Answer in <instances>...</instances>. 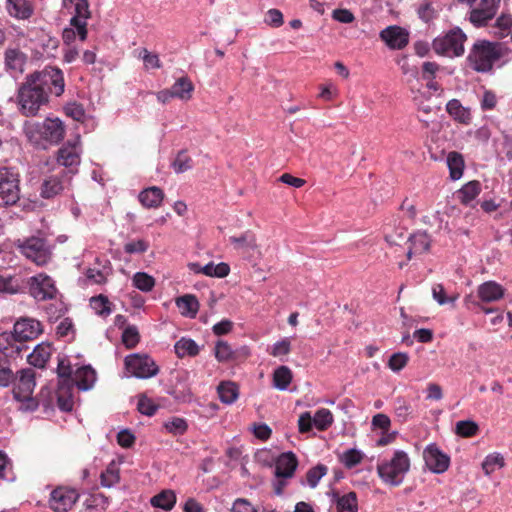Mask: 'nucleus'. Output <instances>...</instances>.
I'll use <instances>...</instances> for the list:
<instances>
[{"mask_svg": "<svg viewBox=\"0 0 512 512\" xmlns=\"http://www.w3.org/2000/svg\"><path fill=\"white\" fill-rule=\"evenodd\" d=\"M410 469V459L406 452L397 450L388 461H383L377 466V472L383 482L399 486Z\"/></svg>", "mask_w": 512, "mask_h": 512, "instance_id": "obj_3", "label": "nucleus"}, {"mask_svg": "<svg viewBox=\"0 0 512 512\" xmlns=\"http://www.w3.org/2000/svg\"><path fill=\"white\" fill-rule=\"evenodd\" d=\"M467 36L461 28L455 27L445 35L436 37L432 42V49L437 55L446 57H459L464 54V42Z\"/></svg>", "mask_w": 512, "mask_h": 512, "instance_id": "obj_4", "label": "nucleus"}, {"mask_svg": "<svg viewBox=\"0 0 512 512\" xmlns=\"http://www.w3.org/2000/svg\"><path fill=\"white\" fill-rule=\"evenodd\" d=\"M176 305L183 316L190 318H194L199 310V302L196 296L192 294H186L176 298Z\"/></svg>", "mask_w": 512, "mask_h": 512, "instance_id": "obj_26", "label": "nucleus"}, {"mask_svg": "<svg viewBox=\"0 0 512 512\" xmlns=\"http://www.w3.org/2000/svg\"><path fill=\"white\" fill-rule=\"evenodd\" d=\"M100 479H101V485L103 487L110 488L114 484L119 482V480H120L119 472L114 466H112L110 464L107 467V469L101 473Z\"/></svg>", "mask_w": 512, "mask_h": 512, "instance_id": "obj_53", "label": "nucleus"}, {"mask_svg": "<svg viewBox=\"0 0 512 512\" xmlns=\"http://www.w3.org/2000/svg\"><path fill=\"white\" fill-rule=\"evenodd\" d=\"M292 381V372L287 366H279L273 373V386L284 391Z\"/></svg>", "mask_w": 512, "mask_h": 512, "instance_id": "obj_33", "label": "nucleus"}, {"mask_svg": "<svg viewBox=\"0 0 512 512\" xmlns=\"http://www.w3.org/2000/svg\"><path fill=\"white\" fill-rule=\"evenodd\" d=\"M333 422V415L330 410L322 408L318 410L313 418L314 425L319 430L327 429Z\"/></svg>", "mask_w": 512, "mask_h": 512, "instance_id": "obj_47", "label": "nucleus"}, {"mask_svg": "<svg viewBox=\"0 0 512 512\" xmlns=\"http://www.w3.org/2000/svg\"><path fill=\"white\" fill-rule=\"evenodd\" d=\"M447 165L452 180H458L463 175L465 167L463 156L458 152H450L447 156Z\"/></svg>", "mask_w": 512, "mask_h": 512, "instance_id": "obj_31", "label": "nucleus"}, {"mask_svg": "<svg viewBox=\"0 0 512 512\" xmlns=\"http://www.w3.org/2000/svg\"><path fill=\"white\" fill-rule=\"evenodd\" d=\"M75 2V15L81 16L86 19L90 18L91 13L89 10V2L88 0H63V5L67 6L68 3Z\"/></svg>", "mask_w": 512, "mask_h": 512, "instance_id": "obj_58", "label": "nucleus"}, {"mask_svg": "<svg viewBox=\"0 0 512 512\" xmlns=\"http://www.w3.org/2000/svg\"><path fill=\"white\" fill-rule=\"evenodd\" d=\"M408 361L409 356L407 353L397 352L390 356L388 361V367L393 372H399L407 365Z\"/></svg>", "mask_w": 512, "mask_h": 512, "instance_id": "obj_54", "label": "nucleus"}, {"mask_svg": "<svg viewBox=\"0 0 512 512\" xmlns=\"http://www.w3.org/2000/svg\"><path fill=\"white\" fill-rule=\"evenodd\" d=\"M79 143V136L75 139L73 143L70 141L61 147L58 151L57 162L70 170H73L72 167L78 166L80 164V155L77 151V144Z\"/></svg>", "mask_w": 512, "mask_h": 512, "instance_id": "obj_18", "label": "nucleus"}, {"mask_svg": "<svg viewBox=\"0 0 512 512\" xmlns=\"http://www.w3.org/2000/svg\"><path fill=\"white\" fill-rule=\"evenodd\" d=\"M229 272L230 267L224 262H220L216 265L213 262H209L201 268V273L210 277L223 278L226 277Z\"/></svg>", "mask_w": 512, "mask_h": 512, "instance_id": "obj_36", "label": "nucleus"}, {"mask_svg": "<svg viewBox=\"0 0 512 512\" xmlns=\"http://www.w3.org/2000/svg\"><path fill=\"white\" fill-rule=\"evenodd\" d=\"M133 285L142 292H149L155 286V279L145 272H137L133 276Z\"/></svg>", "mask_w": 512, "mask_h": 512, "instance_id": "obj_40", "label": "nucleus"}, {"mask_svg": "<svg viewBox=\"0 0 512 512\" xmlns=\"http://www.w3.org/2000/svg\"><path fill=\"white\" fill-rule=\"evenodd\" d=\"M72 173L75 171L61 169L54 174L45 176L41 184L40 196L44 199H52L61 195L70 186L72 178L70 174Z\"/></svg>", "mask_w": 512, "mask_h": 512, "instance_id": "obj_9", "label": "nucleus"}, {"mask_svg": "<svg viewBox=\"0 0 512 512\" xmlns=\"http://www.w3.org/2000/svg\"><path fill=\"white\" fill-rule=\"evenodd\" d=\"M57 374L60 379H62L63 383L70 384L73 382L72 379V367L70 362L64 358L59 359L57 366Z\"/></svg>", "mask_w": 512, "mask_h": 512, "instance_id": "obj_57", "label": "nucleus"}, {"mask_svg": "<svg viewBox=\"0 0 512 512\" xmlns=\"http://www.w3.org/2000/svg\"><path fill=\"white\" fill-rule=\"evenodd\" d=\"M24 55L16 49H9L5 52V64L8 69L22 71Z\"/></svg>", "mask_w": 512, "mask_h": 512, "instance_id": "obj_41", "label": "nucleus"}, {"mask_svg": "<svg viewBox=\"0 0 512 512\" xmlns=\"http://www.w3.org/2000/svg\"><path fill=\"white\" fill-rule=\"evenodd\" d=\"M90 305L95 310L96 314L100 316H108L111 312V303L109 299L100 294L90 299Z\"/></svg>", "mask_w": 512, "mask_h": 512, "instance_id": "obj_39", "label": "nucleus"}, {"mask_svg": "<svg viewBox=\"0 0 512 512\" xmlns=\"http://www.w3.org/2000/svg\"><path fill=\"white\" fill-rule=\"evenodd\" d=\"M419 111L423 114L419 116V120L428 126L431 116H436L441 110L440 105H432L429 103V98L422 99L418 104Z\"/></svg>", "mask_w": 512, "mask_h": 512, "instance_id": "obj_37", "label": "nucleus"}, {"mask_svg": "<svg viewBox=\"0 0 512 512\" xmlns=\"http://www.w3.org/2000/svg\"><path fill=\"white\" fill-rule=\"evenodd\" d=\"M20 292V286L15 277L4 276L0 273V294L14 295Z\"/></svg>", "mask_w": 512, "mask_h": 512, "instance_id": "obj_44", "label": "nucleus"}, {"mask_svg": "<svg viewBox=\"0 0 512 512\" xmlns=\"http://www.w3.org/2000/svg\"><path fill=\"white\" fill-rule=\"evenodd\" d=\"M327 467L323 464H318L310 468L306 473L307 484L311 488H315L322 477L327 474Z\"/></svg>", "mask_w": 512, "mask_h": 512, "instance_id": "obj_43", "label": "nucleus"}, {"mask_svg": "<svg viewBox=\"0 0 512 512\" xmlns=\"http://www.w3.org/2000/svg\"><path fill=\"white\" fill-rule=\"evenodd\" d=\"M50 356V347L39 344L27 356V360L34 367L43 368L50 359Z\"/></svg>", "mask_w": 512, "mask_h": 512, "instance_id": "obj_29", "label": "nucleus"}, {"mask_svg": "<svg viewBox=\"0 0 512 512\" xmlns=\"http://www.w3.org/2000/svg\"><path fill=\"white\" fill-rule=\"evenodd\" d=\"M140 340V335L136 326H128L122 333V342L126 348H134Z\"/></svg>", "mask_w": 512, "mask_h": 512, "instance_id": "obj_52", "label": "nucleus"}, {"mask_svg": "<svg viewBox=\"0 0 512 512\" xmlns=\"http://www.w3.org/2000/svg\"><path fill=\"white\" fill-rule=\"evenodd\" d=\"M27 286L29 295L38 302L54 299L58 292L54 280L44 273L30 277Z\"/></svg>", "mask_w": 512, "mask_h": 512, "instance_id": "obj_10", "label": "nucleus"}, {"mask_svg": "<svg viewBox=\"0 0 512 512\" xmlns=\"http://www.w3.org/2000/svg\"><path fill=\"white\" fill-rule=\"evenodd\" d=\"M64 77L59 68L45 67L41 71H34L27 75L26 81L18 89L17 96H24V92H33L35 96H62L64 93Z\"/></svg>", "mask_w": 512, "mask_h": 512, "instance_id": "obj_1", "label": "nucleus"}, {"mask_svg": "<svg viewBox=\"0 0 512 512\" xmlns=\"http://www.w3.org/2000/svg\"><path fill=\"white\" fill-rule=\"evenodd\" d=\"M232 512H258V510L245 498H238L234 501Z\"/></svg>", "mask_w": 512, "mask_h": 512, "instance_id": "obj_64", "label": "nucleus"}, {"mask_svg": "<svg viewBox=\"0 0 512 512\" xmlns=\"http://www.w3.org/2000/svg\"><path fill=\"white\" fill-rule=\"evenodd\" d=\"M479 426L472 420H461L456 423V434L461 437H472L477 434Z\"/></svg>", "mask_w": 512, "mask_h": 512, "instance_id": "obj_45", "label": "nucleus"}, {"mask_svg": "<svg viewBox=\"0 0 512 512\" xmlns=\"http://www.w3.org/2000/svg\"><path fill=\"white\" fill-rule=\"evenodd\" d=\"M175 352L178 357L183 358L185 356L194 357L199 353V347L197 343L189 338L182 337L175 343Z\"/></svg>", "mask_w": 512, "mask_h": 512, "instance_id": "obj_32", "label": "nucleus"}, {"mask_svg": "<svg viewBox=\"0 0 512 512\" xmlns=\"http://www.w3.org/2000/svg\"><path fill=\"white\" fill-rule=\"evenodd\" d=\"M379 36L393 50H401L409 43V32L397 25L386 27L380 32Z\"/></svg>", "mask_w": 512, "mask_h": 512, "instance_id": "obj_14", "label": "nucleus"}, {"mask_svg": "<svg viewBox=\"0 0 512 512\" xmlns=\"http://www.w3.org/2000/svg\"><path fill=\"white\" fill-rule=\"evenodd\" d=\"M139 55L142 57L146 69H155L161 67L159 56L157 54L150 53L147 49L144 48L141 50Z\"/></svg>", "mask_w": 512, "mask_h": 512, "instance_id": "obj_61", "label": "nucleus"}, {"mask_svg": "<svg viewBox=\"0 0 512 512\" xmlns=\"http://www.w3.org/2000/svg\"><path fill=\"white\" fill-rule=\"evenodd\" d=\"M137 410L143 415L153 416L158 410V405L147 396L141 395L138 399Z\"/></svg>", "mask_w": 512, "mask_h": 512, "instance_id": "obj_55", "label": "nucleus"}, {"mask_svg": "<svg viewBox=\"0 0 512 512\" xmlns=\"http://www.w3.org/2000/svg\"><path fill=\"white\" fill-rule=\"evenodd\" d=\"M331 501L336 504L337 512H358L357 494L353 491L340 495L338 491L327 492Z\"/></svg>", "mask_w": 512, "mask_h": 512, "instance_id": "obj_17", "label": "nucleus"}, {"mask_svg": "<svg viewBox=\"0 0 512 512\" xmlns=\"http://www.w3.org/2000/svg\"><path fill=\"white\" fill-rule=\"evenodd\" d=\"M265 23L272 27H280L284 20L283 14L280 10L272 8L266 12Z\"/></svg>", "mask_w": 512, "mask_h": 512, "instance_id": "obj_62", "label": "nucleus"}, {"mask_svg": "<svg viewBox=\"0 0 512 512\" xmlns=\"http://www.w3.org/2000/svg\"><path fill=\"white\" fill-rule=\"evenodd\" d=\"M19 174L11 168H0V207L15 205L20 200Z\"/></svg>", "mask_w": 512, "mask_h": 512, "instance_id": "obj_6", "label": "nucleus"}, {"mask_svg": "<svg viewBox=\"0 0 512 512\" xmlns=\"http://www.w3.org/2000/svg\"><path fill=\"white\" fill-rule=\"evenodd\" d=\"M78 389L87 391L91 389L96 381V372L91 366H83L76 370L73 379Z\"/></svg>", "mask_w": 512, "mask_h": 512, "instance_id": "obj_23", "label": "nucleus"}, {"mask_svg": "<svg viewBox=\"0 0 512 512\" xmlns=\"http://www.w3.org/2000/svg\"><path fill=\"white\" fill-rule=\"evenodd\" d=\"M64 112L67 116L78 122H83L86 118L83 106L76 101L67 103L64 107Z\"/></svg>", "mask_w": 512, "mask_h": 512, "instance_id": "obj_51", "label": "nucleus"}, {"mask_svg": "<svg viewBox=\"0 0 512 512\" xmlns=\"http://www.w3.org/2000/svg\"><path fill=\"white\" fill-rule=\"evenodd\" d=\"M477 294L482 302H494L504 296V289L500 284L488 281L478 287Z\"/></svg>", "mask_w": 512, "mask_h": 512, "instance_id": "obj_20", "label": "nucleus"}, {"mask_svg": "<svg viewBox=\"0 0 512 512\" xmlns=\"http://www.w3.org/2000/svg\"><path fill=\"white\" fill-rule=\"evenodd\" d=\"M172 168L176 173H183L192 168V159L184 150L179 151L176 158L172 162Z\"/></svg>", "mask_w": 512, "mask_h": 512, "instance_id": "obj_50", "label": "nucleus"}, {"mask_svg": "<svg viewBox=\"0 0 512 512\" xmlns=\"http://www.w3.org/2000/svg\"><path fill=\"white\" fill-rule=\"evenodd\" d=\"M217 392L219 399L224 404L234 403L239 396V387L232 381H222L218 387Z\"/></svg>", "mask_w": 512, "mask_h": 512, "instance_id": "obj_27", "label": "nucleus"}, {"mask_svg": "<svg viewBox=\"0 0 512 512\" xmlns=\"http://www.w3.org/2000/svg\"><path fill=\"white\" fill-rule=\"evenodd\" d=\"M26 134L35 143L42 138L51 144H58L64 138L65 127L59 118H47L42 125L27 126Z\"/></svg>", "mask_w": 512, "mask_h": 512, "instance_id": "obj_5", "label": "nucleus"}, {"mask_svg": "<svg viewBox=\"0 0 512 512\" xmlns=\"http://www.w3.org/2000/svg\"><path fill=\"white\" fill-rule=\"evenodd\" d=\"M126 370L134 377L148 379L156 376L159 367L148 354L134 353L125 357Z\"/></svg>", "mask_w": 512, "mask_h": 512, "instance_id": "obj_7", "label": "nucleus"}, {"mask_svg": "<svg viewBox=\"0 0 512 512\" xmlns=\"http://www.w3.org/2000/svg\"><path fill=\"white\" fill-rule=\"evenodd\" d=\"M152 506L170 511L176 503V495L172 490H163L150 500Z\"/></svg>", "mask_w": 512, "mask_h": 512, "instance_id": "obj_30", "label": "nucleus"}, {"mask_svg": "<svg viewBox=\"0 0 512 512\" xmlns=\"http://www.w3.org/2000/svg\"><path fill=\"white\" fill-rule=\"evenodd\" d=\"M24 348L25 345L19 343L13 331L0 333V352L6 357L18 356Z\"/></svg>", "mask_w": 512, "mask_h": 512, "instance_id": "obj_19", "label": "nucleus"}, {"mask_svg": "<svg viewBox=\"0 0 512 512\" xmlns=\"http://www.w3.org/2000/svg\"><path fill=\"white\" fill-rule=\"evenodd\" d=\"M410 245L415 253H423L429 250L431 239L426 231H418L411 234L408 238Z\"/></svg>", "mask_w": 512, "mask_h": 512, "instance_id": "obj_34", "label": "nucleus"}, {"mask_svg": "<svg viewBox=\"0 0 512 512\" xmlns=\"http://www.w3.org/2000/svg\"><path fill=\"white\" fill-rule=\"evenodd\" d=\"M42 332L43 328L40 321L30 317L18 319L13 326L14 336L21 344L37 338Z\"/></svg>", "mask_w": 512, "mask_h": 512, "instance_id": "obj_11", "label": "nucleus"}, {"mask_svg": "<svg viewBox=\"0 0 512 512\" xmlns=\"http://www.w3.org/2000/svg\"><path fill=\"white\" fill-rule=\"evenodd\" d=\"M504 465V457L499 453H492L485 457L482 463V469L484 470L486 475H490L496 469L504 467Z\"/></svg>", "mask_w": 512, "mask_h": 512, "instance_id": "obj_38", "label": "nucleus"}, {"mask_svg": "<svg viewBox=\"0 0 512 512\" xmlns=\"http://www.w3.org/2000/svg\"><path fill=\"white\" fill-rule=\"evenodd\" d=\"M139 201L146 208H158L164 198L162 189L152 186L139 193Z\"/></svg>", "mask_w": 512, "mask_h": 512, "instance_id": "obj_22", "label": "nucleus"}, {"mask_svg": "<svg viewBox=\"0 0 512 512\" xmlns=\"http://www.w3.org/2000/svg\"><path fill=\"white\" fill-rule=\"evenodd\" d=\"M149 245L146 241L139 239L124 245V251L128 254L144 253L147 251Z\"/></svg>", "mask_w": 512, "mask_h": 512, "instance_id": "obj_63", "label": "nucleus"}, {"mask_svg": "<svg viewBox=\"0 0 512 512\" xmlns=\"http://www.w3.org/2000/svg\"><path fill=\"white\" fill-rule=\"evenodd\" d=\"M194 91V85L187 76L178 78L170 89L160 91L158 96H183Z\"/></svg>", "mask_w": 512, "mask_h": 512, "instance_id": "obj_24", "label": "nucleus"}, {"mask_svg": "<svg viewBox=\"0 0 512 512\" xmlns=\"http://www.w3.org/2000/svg\"><path fill=\"white\" fill-rule=\"evenodd\" d=\"M215 357L219 362H228L235 359V352L228 342L218 340L215 345Z\"/></svg>", "mask_w": 512, "mask_h": 512, "instance_id": "obj_42", "label": "nucleus"}, {"mask_svg": "<svg viewBox=\"0 0 512 512\" xmlns=\"http://www.w3.org/2000/svg\"><path fill=\"white\" fill-rule=\"evenodd\" d=\"M164 427L173 435H183L188 429V424L183 418L173 417L164 423Z\"/></svg>", "mask_w": 512, "mask_h": 512, "instance_id": "obj_48", "label": "nucleus"}, {"mask_svg": "<svg viewBox=\"0 0 512 512\" xmlns=\"http://www.w3.org/2000/svg\"><path fill=\"white\" fill-rule=\"evenodd\" d=\"M394 410H395L396 416L401 421H406L412 413L411 405L404 398H401V397H398L395 400Z\"/></svg>", "mask_w": 512, "mask_h": 512, "instance_id": "obj_56", "label": "nucleus"}, {"mask_svg": "<svg viewBox=\"0 0 512 512\" xmlns=\"http://www.w3.org/2000/svg\"><path fill=\"white\" fill-rule=\"evenodd\" d=\"M6 9L10 16L22 20L33 14V7L28 0H6Z\"/></svg>", "mask_w": 512, "mask_h": 512, "instance_id": "obj_21", "label": "nucleus"}, {"mask_svg": "<svg viewBox=\"0 0 512 512\" xmlns=\"http://www.w3.org/2000/svg\"><path fill=\"white\" fill-rule=\"evenodd\" d=\"M79 495L74 489L58 487L51 492L49 504L55 512H67L78 500Z\"/></svg>", "mask_w": 512, "mask_h": 512, "instance_id": "obj_12", "label": "nucleus"}, {"mask_svg": "<svg viewBox=\"0 0 512 512\" xmlns=\"http://www.w3.org/2000/svg\"><path fill=\"white\" fill-rule=\"evenodd\" d=\"M432 296L439 305H445L447 303H453L456 297H447L445 289L442 284H436L432 288Z\"/></svg>", "mask_w": 512, "mask_h": 512, "instance_id": "obj_59", "label": "nucleus"}, {"mask_svg": "<svg viewBox=\"0 0 512 512\" xmlns=\"http://www.w3.org/2000/svg\"><path fill=\"white\" fill-rule=\"evenodd\" d=\"M446 110L450 116H452L456 121L460 123L468 124L471 121L470 109L464 107L456 98H452L446 104Z\"/></svg>", "mask_w": 512, "mask_h": 512, "instance_id": "obj_25", "label": "nucleus"}, {"mask_svg": "<svg viewBox=\"0 0 512 512\" xmlns=\"http://www.w3.org/2000/svg\"><path fill=\"white\" fill-rule=\"evenodd\" d=\"M480 191V183L476 180L470 181L458 191V197L462 203L468 204L479 195Z\"/></svg>", "mask_w": 512, "mask_h": 512, "instance_id": "obj_35", "label": "nucleus"}, {"mask_svg": "<svg viewBox=\"0 0 512 512\" xmlns=\"http://www.w3.org/2000/svg\"><path fill=\"white\" fill-rule=\"evenodd\" d=\"M423 457L427 467L436 474L444 473L450 464V457L436 444H429L423 452Z\"/></svg>", "mask_w": 512, "mask_h": 512, "instance_id": "obj_13", "label": "nucleus"}, {"mask_svg": "<svg viewBox=\"0 0 512 512\" xmlns=\"http://www.w3.org/2000/svg\"><path fill=\"white\" fill-rule=\"evenodd\" d=\"M494 15V11L485 10L478 7L471 12L470 21L474 25L481 27L487 25L488 21L491 20Z\"/></svg>", "mask_w": 512, "mask_h": 512, "instance_id": "obj_46", "label": "nucleus"}, {"mask_svg": "<svg viewBox=\"0 0 512 512\" xmlns=\"http://www.w3.org/2000/svg\"><path fill=\"white\" fill-rule=\"evenodd\" d=\"M19 109L24 116H35L40 107L48 103L49 98H18Z\"/></svg>", "mask_w": 512, "mask_h": 512, "instance_id": "obj_28", "label": "nucleus"}, {"mask_svg": "<svg viewBox=\"0 0 512 512\" xmlns=\"http://www.w3.org/2000/svg\"><path fill=\"white\" fill-rule=\"evenodd\" d=\"M19 382L13 389V397L15 400L28 398L32 395L35 383V372L31 368L22 369L19 371Z\"/></svg>", "mask_w": 512, "mask_h": 512, "instance_id": "obj_15", "label": "nucleus"}, {"mask_svg": "<svg viewBox=\"0 0 512 512\" xmlns=\"http://www.w3.org/2000/svg\"><path fill=\"white\" fill-rule=\"evenodd\" d=\"M291 351V342L288 338H284L281 341L274 343L270 354L274 357H282L289 354Z\"/></svg>", "mask_w": 512, "mask_h": 512, "instance_id": "obj_60", "label": "nucleus"}, {"mask_svg": "<svg viewBox=\"0 0 512 512\" xmlns=\"http://www.w3.org/2000/svg\"><path fill=\"white\" fill-rule=\"evenodd\" d=\"M363 457L364 455L361 451L351 448L342 454L340 460L345 467L350 469L358 465L362 461Z\"/></svg>", "mask_w": 512, "mask_h": 512, "instance_id": "obj_49", "label": "nucleus"}, {"mask_svg": "<svg viewBox=\"0 0 512 512\" xmlns=\"http://www.w3.org/2000/svg\"><path fill=\"white\" fill-rule=\"evenodd\" d=\"M19 251L38 266L47 264L51 259V250L44 238L30 237L17 245Z\"/></svg>", "mask_w": 512, "mask_h": 512, "instance_id": "obj_8", "label": "nucleus"}, {"mask_svg": "<svg viewBox=\"0 0 512 512\" xmlns=\"http://www.w3.org/2000/svg\"><path fill=\"white\" fill-rule=\"evenodd\" d=\"M297 466L298 459L296 455L291 451L284 452L276 459L275 476L277 478H291L293 477Z\"/></svg>", "mask_w": 512, "mask_h": 512, "instance_id": "obj_16", "label": "nucleus"}, {"mask_svg": "<svg viewBox=\"0 0 512 512\" xmlns=\"http://www.w3.org/2000/svg\"><path fill=\"white\" fill-rule=\"evenodd\" d=\"M506 52L507 48L503 43L478 40L474 43L467 60L475 71L485 73L491 71L493 64Z\"/></svg>", "mask_w": 512, "mask_h": 512, "instance_id": "obj_2", "label": "nucleus"}]
</instances>
